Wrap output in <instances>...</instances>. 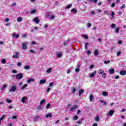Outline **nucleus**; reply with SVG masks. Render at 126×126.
I'll return each instance as SVG.
<instances>
[{
	"mask_svg": "<svg viewBox=\"0 0 126 126\" xmlns=\"http://www.w3.org/2000/svg\"><path fill=\"white\" fill-rule=\"evenodd\" d=\"M17 65H18V66H21V65H22V63H21V62H19L17 63Z\"/></svg>",
	"mask_w": 126,
	"mask_h": 126,
	"instance_id": "obj_46",
	"label": "nucleus"
},
{
	"mask_svg": "<svg viewBox=\"0 0 126 126\" xmlns=\"http://www.w3.org/2000/svg\"><path fill=\"white\" fill-rule=\"evenodd\" d=\"M40 118V117H39V116H36V117H35V118H34L33 119V121H34V122H36V121H37V120H39V118Z\"/></svg>",
	"mask_w": 126,
	"mask_h": 126,
	"instance_id": "obj_28",
	"label": "nucleus"
},
{
	"mask_svg": "<svg viewBox=\"0 0 126 126\" xmlns=\"http://www.w3.org/2000/svg\"><path fill=\"white\" fill-rule=\"evenodd\" d=\"M120 73L121 75H123V76L124 75H126V71L125 70H123L120 71Z\"/></svg>",
	"mask_w": 126,
	"mask_h": 126,
	"instance_id": "obj_12",
	"label": "nucleus"
},
{
	"mask_svg": "<svg viewBox=\"0 0 126 126\" xmlns=\"http://www.w3.org/2000/svg\"><path fill=\"white\" fill-rule=\"evenodd\" d=\"M50 90H51V88H48L47 89V92H50Z\"/></svg>",
	"mask_w": 126,
	"mask_h": 126,
	"instance_id": "obj_64",
	"label": "nucleus"
},
{
	"mask_svg": "<svg viewBox=\"0 0 126 126\" xmlns=\"http://www.w3.org/2000/svg\"><path fill=\"white\" fill-rule=\"evenodd\" d=\"M7 87V85H4L2 88H1V91H3L4 90V89H5V88H6V87Z\"/></svg>",
	"mask_w": 126,
	"mask_h": 126,
	"instance_id": "obj_23",
	"label": "nucleus"
},
{
	"mask_svg": "<svg viewBox=\"0 0 126 126\" xmlns=\"http://www.w3.org/2000/svg\"><path fill=\"white\" fill-rule=\"evenodd\" d=\"M122 54V52L121 51H119L117 53V56L119 57V56H121V54Z\"/></svg>",
	"mask_w": 126,
	"mask_h": 126,
	"instance_id": "obj_51",
	"label": "nucleus"
},
{
	"mask_svg": "<svg viewBox=\"0 0 126 126\" xmlns=\"http://www.w3.org/2000/svg\"><path fill=\"white\" fill-rule=\"evenodd\" d=\"M97 73L96 71H94V72H92V73L90 74V78H93L94 76H95V74Z\"/></svg>",
	"mask_w": 126,
	"mask_h": 126,
	"instance_id": "obj_6",
	"label": "nucleus"
},
{
	"mask_svg": "<svg viewBox=\"0 0 126 126\" xmlns=\"http://www.w3.org/2000/svg\"><path fill=\"white\" fill-rule=\"evenodd\" d=\"M83 92H84V90H80L79 93V96H81V94H82V93H83Z\"/></svg>",
	"mask_w": 126,
	"mask_h": 126,
	"instance_id": "obj_22",
	"label": "nucleus"
},
{
	"mask_svg": "<svg viewBox=\"0 0 126 126\" xmlns=\"http://www.w3.org/2000/svg\"><path fill=\"white\" fill-rule=\"evenodd\" d=\"M90 14H91L92 15H95V12L93 10H91Z\"/></svg>",
	"mask_w": 126,
	"mask_h": 126,
	"instance_id": "obj_40",
	"label": "nucleus"
},
{
	"mask_svg": "<svg viewBox=\"0 0 126 126\" xmlns=\"http://www.w3.org/2000/svg\"><path fill=\"white\" fill-rule=\"evenodd\" d=\"M78 124H79V125H81V124H82V120H79L78 122H77Z\"/></svg>",
	"mask_w": 126,
	"mask_h": 126,
	"instance_id": "obj_45",
	"label": "nucleus"
},
{
	"mask_svg": "<svg viewBox=\"0 0 126 126\" xmlns=\"http://www.w3.org/2000/svg\"><path fill=\"white\" fill-rule=\"evenodd\" d=\"M104 13H106V15H108V16L110 15V14L109 13V11H104Z\"/></svg>",
	"mask_w": 126,
	"mask_h": 126,
	"instance_id": "obj_58",
	"label": "nucleus"
},
{
	"mask_svg": "<svg viewBox=\"0 0 126 126\" xmlns=\"http://www.w3.org/2000/svg\"><path fill=\"white\" fill-rule=\"evenodd\" d=\"M28 86V85L27 84H25L22 88H21V90H24L25 88H26Z\"/></svg>",
	"mask_w": 126,
	"mask_h": 126,
	"instance_id": "obj_21",
	"label": "nucleus"
},
{
	"mask_svg": "<svg viewBox=\"0 0 126 126\" xmlns=\"http://www.w3.org/2000/svg\"><path fill=\"white\" fill-rule=\"evenodd\" d=\"M98 72L99 74H103L105 72L103 69H100L98 70Z\"/></svg>",
	"mask_w": 126,
	"mask_h": 126,
	"instance_id": "obj_16",
	"label": "nucleus"
},
{
	"mask_svg": "<svg viewBox=\"0 0 126 126\" xmlns=\"http://www.w3.org/2000/svg\"><path fill=\"white\" fill-rule=\"evenodd\" d=\"M90 102H92L93 101V94H91L90 96Z\"/></svg>",
	"mask_w": 126,
	"mask_h": 126,
	"instance_id": "obj_29",
	"label": "nucleus"
},
{
	"mask_svg": "<svg viewBox=\"0 0 126 126\" xmlns=\"http://www.w3.org/2000/svg\"><path fill=\"white\" fill-rule=\"evenodd\" d=\"M119 31H120V28H117L116 29V33H119Z\"/></svg>",
	"mask_w": 126,
	"mask_h": 126,
	"instance_id": "obj_49",
	"label": "nucleus"
},
{
	"mask_svg": "<svg viewBox=\"0 0 126 126\" xmlns=\"http://www.w3.org/2000/svg\"><path fill=\"white\" fill-rule=\"evenodd\" d=\"M5 21H6V22H8L9 21V18L5 19Z\"/></svg>",
	"mask_w": 126,
	"mask_h": 126,
	"instance_id": "obj_63",
	"label": "nucleus"
},
{
	"mask_svg": "<svg viewBox=\"0 0 126 126\" xmlns=\"http://www.w3.org/2000/svg\"><path fill=\"white\" fill-rule=\"evenodd\" d=\"M33 21L36 23V24H39V23L40 22V21H39V18L38 17H35L33 20Z\"/></svg>",
	"mask_w": 126,
	"mask_h": 126,
	"instance_id": "obj_7",
	"label": "nucleus"
},
{
	"mask_svg": "<svg viewBox=\"0 0 126 126\" xmlns=\"http://www.w3.org/2000/svg\"><path fill=\"white\" fill-rule=\"evenodd\" d=\"M62 56H63L62 53L57 54V58H62Z\"/></svg>",
	"mask_w": 126,
	"mask_h": 126,
	"instance_id": "obj_35",
	"label": "nucleus"
},
{
	"mask_svg": "<svg viewBox=\"0 0 126 126\" xmlns=\"http://www.w3.org/2000/svg\"><path fill=\"white\" fill-rule=\"evenodd\" d=\"M45 103H46V99H42V100L40 102V105H43V104H45Z\"/></svg>",
	"mask_w": 126,
	"mask_h": 126,
	"instance_id": "obj_18",
	"label": "nucleus"
},
{
	"mask_svg": "<svg viewBox=\"0 0 126 126\" xmlns=\"http://www.w3.org/2000/svg\"><path fill=\"white\" fill-rule=\"evenodd\" d=\"M100 101L101 102V103H103V106H106V105H107V102H106V101L102 100H100Z\"/></svg>",
	"mask_w": 126,
	"mask_h": 126,
	"instance_id": "obj_26",
	"label": "nucleus"
},
{
	"mask_svg": "<svg viewBox=\"0 0 126 126\" xmlns=\"http://www.w3.org/2000/svg\"><path fill=\"white\" fill-rule=\"evenodd\" d=\"M99 120H100V118H99V116H96L95 118V120L96 121V122H99Z\"/></svg>",
	"mask_w": 126,
	"mask_h": 126,
	"instance_id": "obj_36",
	"label": "nucleus"
},
{
	"mask_svg": "<svg viewBox=\"0 0 126 126\" xmlns=\"http://www.w3.org/2000/svg\"><path fill=\"white\" fill-rule=\"evenodd\" d=\"M28 42H24L22 44V47L23 50H26L27 49V45Z\"/></svg>",
	"mask_w": 126,
	"mask_h": 126,
	"instance_id": "obj_2",
	"label": "nucleus"
},
{
	"mask_svg": "<svg viewBox=\"0 0 126 126\" xmlns=\"http://www.w3.org/2000/svg\"><path fill=\"white\" fill-rule=\"evenodd\" d=\"M16 78L17 79H21V78H23V74L20 73L16 75Z\"/></svg>",
	"mask_w": 126,
	"mask_h": 126,
	"instance_id": "obj_5",
	"label": "nucleus"
},
{
	"mask_svg": "<svg viewBox=\"0 0 126 126\" xmlns=\"http://www.w3.org/2000/svg\"><path fill=\"white\" fill-rule=\"evenodd\" d=\"M24 68L25 69H29V68H30V66L29 65H27L25 66Z\"/></svg>",
	"mask_w": 126,
	"mask_h": 126,
	"instance_id": "obj_30",
	"label": "nucleus"
},
{
	"mask_svg": "<svg viewBox=\"0 0 126 126\" xmlns=\"http://www.w3.org/2000/svg\"><path fill=\"white\" fill-rule=\"evenodd\" d=\"M27 100V97L26 96H24L22 98V102L23 104H25V100Z\"/></svg>",
	"mask_w": 126,
	"mask_h": 126,
	"instance_id": "obj_13",
	"label": "nucleus"
},
{
	"mask_svg": "<svg viewBox=\"0 0 126 126\" xmlns=\"http://www.w3.org/2000/svg\"><path fill=\"white\" fill-rule=\"evenodd\" d=\"M15 55H13V59H17V58H19V54H18V53L16 52L15 53Z\"/></svg>",
	"mask_w": 126,
	"mask_h": 126,
	"instance_id": "obj_8",
	"label": "nucleus"
},
{
	"mask_svg": "<svg viewBox=\"0 0 126 126\" xmlns=\"http://www.w3.org/2000/svg\"><path fill=\"white\" fill-rule=\"evenodd\" d=\"M55 17H56V16L53 15L50 18H48L49 19H55Z\"/></svg>",
	"mask_w": 126,
	"mask_h": 126,
	"instance_id": "obj_52",
	"label": "nucleus"
},
{
	"mask_svg": "<svg viewBox=\"0 0 126 126\" xmlns=\"http://www.w3.org/2000/svg\"><path fill=\"white\" fill-rule=\"evenodd\" d=\"M71 91H72V93H75L76 91V89H75V88H73L72 90H71Z\"/></svg>",
	"mask_w": 126,
	"mask_h": 126,
	"instance_id": "obj_34",
	"label": "nucleus"
},
{
	"mask_svg": "<svg viewBox=\"0 0 126 126\" xmlns=\"http://www.w3.org/2000/svg\"><path fill=\"white\" fill-rule=\"evenodd\" d=\"M34 81H35V79H32V78L29 79L28 80V83H30V82H34Z\"/></svg>",
	"mask_w": 126,
	"mask_h": 126,
	"instance_id": "obj_15",
	"label": "nucleus"
},
{
	"mask_svg": "<svg viewBox=\"0 0 126 126\" xmlns=\"http://www.w3.org/2000/svg\"><path fill=\"white\" fill-rule=\"evenodd\" d=\"M90 69H93L94 68V65H91L90 67Z\"/></svg>",
	"mask_w": 126,
	"mask_h": 126,
	"instance_id": "obj_56",
	"label": "nucleus"
},
{
	"mask_svg": "<svg viewBox=\"0 0 126 126\" xmlns=\"http://www.w3.org/2000/svg\"><path fill=\"white\" fill-rule=\"evenodd\" d=\"M70 72H71L70 70H69V69H67V74H68L69 73H70Z\"/></svg>",
	"mask_w": 126,
	"mask_h": 126,
	"instance_id": "obj_62",
	"label": "nucleus"
},
{
	"mask_svg": "<svg viewBox=\"0 0 126 126\" xmlns=\"http://www.w3.org/2000/svg\"><path fill=\"white\" fill-rule=\"evenodd\" d=\"M50 106H51V104L50 103L47 104V105L46 106V109H49Z\"/></svg>",
	"mask_w": 126,
	"mask_h": 126,
	"instance_id": "obj_37",
	"label": "nucleus"
},
{
	"mask_svg": "<svg viewBox=\"0 0 126 126\" xmlns=\"http://www.w3.org/2000/svg\"><path fill=\"white\" fill-rule=\"evenodd\" d=\"M94 55L96 56H98V55H99V51H98V50L96 49L94 50Z\"/></svg>",
	"mask_w": 126,
	"mask_h": 126,
	"instance_id": "obj_17",
	"label": "nucleus"
},
{
	"mask_svg": "<svg viewBox=\"0 0 126 126\" xmlns=\"http://www.w3.org/2000/svg\"><path fill=\"white\" fill-rule=\"evenodd\" d=\"M17 21H18V22H21L22 21V18L21 17L17 18Z\"/></svg>",
	"mask_w": 126,
	"mask_h": 126,
	"instance_id": "obj_24",
	"label": "nucleus"
},
{
	"mask_svg": "<svg viewBox=\"0 0 126 126\" xmlns=\"http://www.w3.org/2000/svg\"><path fill=\"white\" fill-rule=\"evenodd\" d=\"M101 74H102V77L103 78H106V77H107V74L105 73V72Z\"/></svg>",
	"mask_w": 126,
	"mask_h": 126,
	"instance_id": "obj_19",
	"label": "nucleus"
},
{
	"mask_svg": "<svg viewBox=\"0 0 126 126\" xmlns=\"http://www.w3.org/2000/svg\"><path fill=\"white\" fill-rule=\"evenodd\" d=\"M88 45H89V43H88V42L86 43V44H85V49H86V50H87V49H88V46H87Z\"/></svg>",
	"mask_w": 126,
	"mask_h": 126,
	"instance_id": "obj_38",
	"label": "nucleus"
},
{
	"mask_svg": "<svg viewBox=\"0 0 126 126\" xmlns=\"http://www.w3.org/2000/svg\"><path fill=\"white\" fill-rule=\"evenodd\" d=\"M78 108H79V106L78 105H74L70 108V111L71 112H73V110H76V109H78Z\"/></svg>",
	"mask_w": 126,
	"mask_h": 126,
	"instance_id": "obj_3",
	"label": "nucleus"
},
{
	"mask_svg": "<svg viewBox=\"0 0 126 126\" xmlns=\"http://www.w3.org/2000/svg\"><path fill=\"white\" fill-rule=\"evenodd\" d=\"M52 68H48L47 70H46V72H47V73H51V71H52Z\"/></svg>",
	"mask_w": 126,
	"mask_h": 126,
	"instance_id": "obj_27",
	"label": "nucleus"
},
{
	"mask_svg": "<svg viewBox=\"0 0 126 126\" xmlns=\"http://www.w3.org/2000/svg\"><path fill=\"white\" fill-rule=\"evenodd\" d=\"M63 45H64V46H66V45H68V42H64L63 43Z\"/></svg>",
	"mask_w": 126,
	"mask_h": 126,
	"instance_id": "obj_61",
	"label": "nucleus"
},
{
	"mask_svg": "<svg viewBox=\"0 0 126 126\" xmlns=\"http://www.w3.org/2000/svg\"><path fill=\"white\" fill-rule=\"evenodd\" d=\"M115 5H116V3H115V2H114V3H113L112 4V5H111V7H115Z\"/></svg>",
	"mask_w": 126,
	"mask_h": 126,
	"instance_id": "obj_54",
	"label": "nucleus"
},
{
	"mask_svg": "<svg viewBox=\"0 0 126 126\" xmlns=\"http://www.w3.org/2000/svg\"><path fill=\"white\" fill-rule=\"evenodd\" d=\"M12 36L14 38H16L17 39L19 38V34H17L16 33H13Z\"/></svg>",
	"mask_w": 126,
	"mask_h": 126,
	"instance_id": "obj_11",
	"label": "nucleus"
},
{
	"mask_svg": "<svg viewBox=\"0 0 126 126\" xmlns=\"http://www.w3.org/2000/svg\"><path fill=\"white\" fill-rule=\"evenodd\" d=\"M37 109L39 110V111H40L42 109V107L41 106V105H39L37 107Z\"/></svg>",
	"mask_w": 126,
	"mask_h": 126,
	"instance_id": "obj_42",
	"label": "nucleus"
},
{
	"mask_svg": "<svg viewBox=\"0 0 126 126\" xmlns=\"http://www.w3.org/2000/svg\"><path fill=\"white\" fill-rule=\"evenodd\" d=\"M108 72H109V73L110 74H113L114 73V72H115V69H110L108 70Z\"/></svg>",
	"mask_w": 126,
	"mask_h": 126,
	"instance_id": "obj_14",
	"label": "nucleus"
},
{
	"mask_svg": "<svg viewBox=\"0 0 126 126\" xmlns=\"http://www.w3.org/2000/svg\"><path fill=\"white\" fill-rule=\"evenodd\" d=\"M71 6H72V4H69V5L66 6V9H68V8H70Z\"/></svg>",
	"mask_w": 126,
	"mask_h": 126,
	"instance_id": "obj_25",
	"label": "nucleus"
},
{
	"mask_svg": "<svg viewBox=\"0 0 126 126\" xmlns=\"http://www.w3.org/2000/svg\"><path fill=\"white\" fill-rule=\"evenodd\" d=\"M111 27H112V28H116V24H113L111 25Z\"/></svg>",
	"mask_w": 126,
	"mask_h": 126,
	"instance_id": "obj_53",
	"label": "nucleus"
},
{
	"mask_svg": "<svg viewBox=\"0 0 126 126\" xmlns=\"http://www.w3.org/2000/svg\"><path fill=\"white\" fill-rule=\"evenodd\" d=\"M82 36L84 38H85V39H86L87 40H88V39H89L88 36H87L85 34H83Z\"/></svg>",
	"mask_w": 126,
	"mask_h": 126,
	"instance_id": "obj_32",
	"label": "nucleus"
},
{
	"mask_svg": "<svg viewBox=\"0 0 126 126\" xmlns=\"http://www.w3.org/2000/svg\"><path fill=\"white\" fill-rule=\"evenodd\" d=\"M1 63H3V64H5V63H6V60H5V59H2Z\"/></svg>",
	"mask_w": 126,
	"mask_h": 126,
	"instance_id": "obj_31",
	"label": "nucleus"
},
{
	"mask_svg": "<svg viewBox=\"0 0 126 126\" xmlns=\"http://www.w3.org/2000/svg\"><path fill=\"white\" fill-rule=\"evenodd\" d=\"M18 88L15 85H13L11 86V89L9 90V92H15L17 90Z\"/></svg>",
	"mask_w": 126,
	"mask_h": 126,
	"instance_id": "obj_1",
	"label": "nucleus"
},
{
	"mask_svg": "<svg viewBox=\"0 0 126 126\" xmlns=\"http://www.w3.org/2000/svg\"><path fill=\"white\" fill-rule=\"evenodd\" d=\"M80 70V69H79V68H76L75 69V71H76V72H79Z\"/></svg>",
	"mask_w": 126,
	"mask_h": 126,
	"instance_id": "obj_48",
	"label": "nucleus"
},
{
	"mask_svg": "<svg viewBox=\"0 0 126 126\" xmlns=\"http://www.w3.org/2000/svg\"><path fill=\"white\" fill-rule=\"evenodd\" d=\"M87 26L90 28V27H91V23H88L87 24Z\"/></svg>",
	"mask_w": 126,
	"mask_h": 126,
	"instance_id": "obj_59",
	"label": "nucleus"
},
{
	"mask_svg": "<svg viewBox=\"0 0 126 126\" xmlns=\"http://www.w3.org/2000/svg\"><path fill=\"white\" fill-rule=\"evenodd\" d=\"M12 119H13L14 120H16V119H17V116L15 115L12 117Z\"/></svg>",
	"mask_w": 126,
	"mask_h": 126,
	"instance_id": "obj_60",
	"label": "nucleus"
},
{
	"mask_svg": "<svg viewBox=\"0 0 126 126\" xmlns=\"http://www.w3.org/2000/svg\"><path fill=\"white\" fill-rule=\"evenodd\" d=\"M104 63L105 64H108V63H110V60L104 61Z\"/></svg>",
	"mask_w": 126,
	"mask_h": 126,
	"instance_id": "obj_39",
	"label": "nucleus"
},
{
	"mask_svg": "<svg viewBox=\"0 0 126 126\" xmlns=\"http://www.w3.org/2000/svg\"><path fill=\"white\" fill-rule=\"evenodd\" d=\"M74 120H75V121H76V120H78V116H74Z\"/></svg>",
	"mask_w": 126,
	"mask_h": 126,
	"instance_id": "obj_41",
	"label": "nucleus"
},
{
	"mask_svg": "<svg viewBox=\"0 0 126 126\" xmlns=\"http://www.w3.org/2000/svg\"><path fill=\"white\" fill-rule=\"evenodd\" d=\"M108 92H102L103 96H108Z\"/></svg>",
	"mask_w": 126,
	"mask_h": 126,
	"instance_id": "obj_20",
	"label": "nucleus"
},
{
	"mask_svg": "<svg viewBox=\"0 0 126 126\" xmlns=\"http://www.w3.org/2000/svg\"><path fill=\"white\" fill-rule=\"evenodd\" d=\"M46 82H47V80L46 79H44V80L42 79V80H40L39 81L40 84H45Z\"/></svg>",
	"mask_w": 126,
	"mask_h": 126,
	"instance_id": "obj_9",
	"label": "nucleus"
},
{
	"mask_svg": "<svg viewBox=\"0 0 126 126\" xmlns=\"http://www.w3.org/2000/svg\"><path fill=\"white\" fill-rule=\"evenodd\" d=\"M111 16L112 17H114V16H115V12L114 11L111 12Z\"/></svg>",
	"mask_w": 126,
	"mask_h": 126,
	"instance_id": "obj_50",
	"label": "nucleus"
},
{
	"mask_svg": "<svg viewBox=\"0 0 126 126\" xmlns=\"http://www.w3.org/2000/svg\"><path fill=\"white\" fill-rule=\"evenodd\" d=\"M49 86L50 87H52L53 86H54V83L53 82H51L49 84Z\"/></svg>",
	"mask_w": 126,
	"mask_h": 126,
	"instance_id": "obj_47",
	"label": "nucleus"
},
{
	"mask_svg": "<svg viewBox=\"0 0 126 126\" xmlns=\"http://www.w3.org/2000/svg\"><path fill=\"white\" fill-rule=\"evenodd\" d=\"M46 118H52L53 117V114L52 113H49V114H46L45 115Z\"/></svg>",
	"mask_w": 126,
	"mask_h": 126,
	"instance_id": "obj_10",
	"label": "nucleus"
},
{
	"mask_svg": "<svg viewBox=\"0 0 126 126\" xmlns=\"http://www.w3.org/2000/svg\"><path fill=\"white\" fill-rule=\"evenodd\" d=\"M35 12H36V10H32L31 11V14H34V13H35Z\"/></svg>",
	"mask_w": 126,
	"mask_h": 126,
	"instance_id": "obj_44",
	"label": "nucleus"
},
{
	"mask_svg": "<svg viewBox=\"0 0 126 126\" xmlns=\"http://www.w3.org/2000/svg\"><path fill=\"white\" fill-rule=\"evenodd\" d=\"M71 12H73V13H76L77 12V10H76L75 9H72L71 10Z\"/></svg>",
	"mask_w": 126,
	"mask_h": 126,
	"instance_id": "obj_33",
	"label": "nucleus"
},
{
	"mask_svg": "<svg viewBox=\"0 0 126 126\" xmlns=\"http://www.w3.org/2000/svg\"><path fill=\"white\" fill-rule=\"evenodd\" d=\"M6 102H7V103H11V102H12V100H9V99H6Z\"/></svg>",
	"mask_w": 126,
	"mask_h": 126,
	"instance_id": "obj_43",
	"label": "nucleus"
},
{
	"mask_svg": "<svg viewBox=\"0 0 126 126\" xmlns=\"http://www.w3.org/2000/svg\"><path fill=\"white\" fill-rule=\"evenodd\" d=\"M12 72L13 73H17V71H16V70H12Z\"/></svg>",
	"mask_w": 126,
	"mask_h": 126,
	"instance_id": "obj_57",
	"label": "nucleus"
},
{
	"mask_svg": "<svg viewBox=\"0 0 126 126\" xmlns=\"http://www.w3.org/2000/svg\"><path fill=\"white\" fill-rule=\"evenodd\" d=\"M114 113H115V111L111 110L109 111L108 112V113H107L106 114V116H107L108 117H109V116H110V117H112L113 116V115H114Z\"/></svg>",
	"mask_w": 126,
	"mask_h": 126,
	"instance_id": "obj_4",
	"label": "nucleus"
},
{
	"mask_svg": "<svg viewBox=\"0 0 126 126\" xmlns=\"http://www.w3.org/2000/svg\"><path fill=\"white\" fill-rule=\"evenodd\" d=\"M5 116L3 115L1 116V117L0 118V120L2 121V120H3V119H4Z\"/></svg>",
	"mask_w": 126,
	"mask_h": 126,
	"instance_id": "obj_55",
	"label": "nucleus"
}]
</instances>
